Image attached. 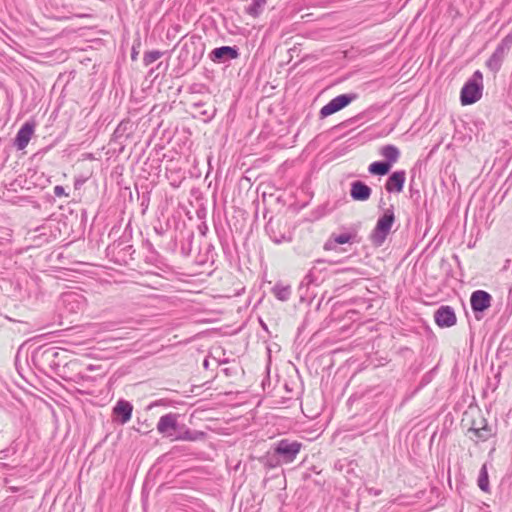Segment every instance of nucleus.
Instances as JSON below:
<instances>
[{"instance_id":"nucleus-1","label":"nucleus","mask_w":512,"mask_h":512,"mask_svg":"<svg viewBox=\"0 0 512 512\" xmlns=\"http://www.w3.org/2000/svg\"><path fill=\"white\" fill-rule=\"evenodd\" d=\"M482 79V73L480 71H476L472 78L465 83L460 95L461 103L463 105L473 104L481 98Z\"/></svg>"},{"instance_id":"nucleus-19","label":"nucleus","mask_w":512,"mask_h":512,"mask_svg":"<svg viewBox=\"0 0 512 512\" xmlns=\"http://www.w3.org/2000/svg\"><path fill=\"white\" fill-rule=\"evenodd\" d=\"M203 435L204 434L202 432L186 430L180 433L179 435L173 437L172 440L196 441L199 438L203 437Z\"/></svg>"},{"instance_id":"nucleus-9","label":"nucleus","mask_w":512,"mask_h":512,"mask_svg":"<svg viewBox=\"0 0 512 512\" xmlns=\"http://www.w3.org/2000/svg\"><path fill=\"white\" fill-rule=\"evenodd\" d=\"M470 303L474 312H483L490 307L491 296L486 291L477 290L472 293Z\"/></svg>"},{"instance_id":"nucleus-12","label":"nucleus","mask_w":512,"mask_h":512,"mask_svg":"<svg viewBox=\"0 0 512 512\" xmlns=\"http://www.w3.org/2000/svg\"><path fill=\"white\" fill-rule=\"evenodd\" d=\"M372 193L371 188L366 185L364 182L357 180L352 182L350 195L353 200L356 201H366L370 198Z\"/></svg>"},{"instance_id":"nucleus-8","label":"nucleus","mask_w":512,"mask_h":512,"mask_svg":"<svg viewBox=\"0 0 512 512\" xmlns=\"http://www.w3.org/2000/svg\"><path fill=\"white\" fill-rule=\"evenodd\" d=\"M509 50H510V47L505 46L504 42L501 41V43L495 49L494 53L487 60L486 66L489 68V70H491L492 72H495V73L498 72L500 70L502 62Z\"/></svg>"},{"instance_id":"nucleus-29","label":"nucleus","mask_w":512,"mask_h":512,"mask_svg":"<svg viewBox=\"0 0 512 512\" xmlns=\"http://www.w3.org/2000/svg\"><path fill=\"white\" fill-rule=\"evenodd\" d=\"M5 453H6V451H5V450H2V451L0 452V454H1L0 459H4V457L6 456V455H5Z\"/></svg>"},{"instance_id":"nucleus-21","label":"nucleus","mask_w":512,"mask_h":512,"mask_svg":"<svg viewBox=\"0 0 512 512\" xmlns=\"http://www.w3.org/2000/svg\"><path fill=\"white\" fill-rule=\"evenodd\" d=\"M273 293L278 300L287 301L291 295V289L289 286L276 285Z\"/></svg>"},{"instance_id":"nucleus-25","label":"nucleus","mask_w":512,"mask_h":512,"mask_svg":"<svg viewBox=\"0 0 512 512\" xmlns=\"http://www.w3.org/2000/svg\"><path fill=\"white\" fill-rule=\"evenodd\" d=\"M267 464L271 468L278 467L280 465H283L284 462L280 460V457L276 455L275 451L273 450V453L268 456L267 458Z\"/></svg>"},{"instance_id":"nucleus-7","label":"nucleus","mask_w":512,"mask_h":512,"mask_svg":"<svg viewBox=\"0 0 512 512\" xmlns=\"http://www.w3.org/2000/svg\"><path fill=\"white\" fill-rule=\"evenodd\" d=\"M434 320L440 327H451L456 323V315L450 306H441L435 311Z\"/></svg>"},{"instance_id":"nucleus-14","label":"nucleus","mask_w":512,"mask_h":512,"mask_svg":"<svg viewBox=\"0 0 512 512\" xmlns=\"http://www.w3.org/2000/svg\"><path fill=\"white\" fill-rule=\"evenodd\" d=\"M133 406L130 402L119 400L114 407V413L121 417V423H127L132 416Z\"/></svg>"},{"instance_id":"nucleus-16","label":"nucleus","mask_w":512,"mask_h":512,"mask_svg":"<svg viewBox=\"0 0 512 512\" xmlns=\"http://www.w3.org/2000/svg\"><path fill=\"white\" fill-rule=\"evenodd\" d=\"M381 155L385 158L386 163H389L390 167L398 161L400 156L399 149L394 145H385L381 148Z\"/></svg>"},{"instance_id":"nucleus-2","label":"nucleus","mask_w":512,"mask_h":512,"mask_svg":"<svg viewBox=\"0 0 512 512\" xmlns=\"http://www.w3.org/2000/svg\"><path fill=\"white\" fill-rule=\"evenodd\" d=\"M301 447L302 444L297 441L282 439L275 444L274 451L284 464H290L296 459Z\"/></svg>"},{"instance_id":"nucleus-13","label":"nucleus","mask_w":512,"mask_h":512,"mask_svg":"<svg viewBox=\"0 0 512 512\" xmlns=\"http://www.w3.org/2000/svg\"><path fill=\"white\" fill-rule=\"evenodd\" d=\"M405 183V172L395 171L393 172L386 181L385 189L388 192H401Z\"/></svg>"},{"instance_id":"nucleus-22","label":"nucleus","mask_w":512,"mask_h":512,"mask_svg":"<svg viewBox=\"0 0 512 512\" xmlns=\"http://www.w3.org/2000/svg\"><path fill=\"white\" fill-rule=\"evenodd\" d=\"M388 232L384 230H378V227H375L371 234V241L375 246H381L388 236Z\"/></svg>"},{"instance_id":"nucleus-11","label":"nucleus","mask_w":512,"mask_h":512,"mask_svg":"<svg viewBox=\"0 0 512 512\" xmlns=\"http://www.w3.org/2000/svg\"><path fill=\"white\" fill-rule=\"evenodd\" d=\"M58 356V352L55 348H37L31 357V360L35 366L44 365L46 361L54 360Z\"/></svg>"},{"instance_id":"nucleus-28","label":"nucleus","mask_w":512,"mask_h":512,"mask_svg":"<svg viewBox=\"0 0 512 512\" xmlns=\"http://www.w3.org/2000/svg\"><path fill=\"white\" fill-rule=\"evenodd\" d=\"M505 46H509L511 48L512 46V32L509 33L503 40Z\"/></svg>"},{"instance_id":"nucleus-24","label":"nucleus","mask_w":512,"mask_h":512,"mask_svg":"<svg viewBox=\"0 0 512 512\" xmlns=\"http://www.w3.org/2000/svg\"><path fill=\"white\" fill-rule=\"evenodd\" d=\"M471 432L481 441L487 440L491 435V431L486 425L480 429H471Z\"/></svg>"},{"instance_id":"nucleus-3","label":"nucleus","mask_w":512,"mask_h":512,"mask_svg":"<svg viewBox=\"0 0 512 512\" xmlns=\"http://www.w3.org/2000/svg\"><path fill=\"white\" fill-rule=\"evenodd\" d=\"M357 98L356 94H341L333 98L320 110L321 118H326L348 106Z\"/></svg>"},{"instance_id":"nucleus-6","label":"nucleus","mask_w":512,"mask_h":512,"mask_svg":"<svg viewBox=\"0 0 512 512\" xmlns=\"http://www.w3.org/2000/svg\"><path fill=\"white\" fill-rule=\"evenodd\" d=\"M178 426V415L174 413H168L160 417L157 423V431L167 437H173V431Z\"/></svg>"},{"instance_id":"nucleus-10","label":"nucleus","mask_w":512,"mask_h":512,"mask_svg":"<svg viewBox=\"0 0 512 512\" xmlns=\"http://www.w3.org/2000/svg\"><path fill=\"white\" fill-rule=\"evenodd\" d=\"M35 125L32 122H25L16 134L15 146L18 150H23L27 147L33 133Z\"/></svg>"},{"instance_id":"nucleus-27","label":"nucleus","mask_w":512,"mask_h":512,"mask_svg":"<svg viewBox=\"0 0 512 512\" xmlns=\"http://www.w3.org/2000/svg\"><path fill=\"white\" fill-rule=\"evenodd\" d=\"M54 194L57 197L67 196L64 187L60 185L54 187Z\"/></svg>"},{"instance_id":"nucleus-30","label":"nucleus","mask_w":512,"mask_h":512,"mask_svg":"<svg viewBox=\"0 0 512 512\" xmlns=\"http://www.w3.org/2000/svg\"><path fill=\"white\" fill-rule=\"evenodd\" d=\"M157 403H152L150 404L149 408H152L153 406H155Z\"/></svg>"},{"instance_id":"nucleus-23","label":"nucleus","mask_w":512,"mask_h":512,"mask_svg":"<svg viewBox=\"0 0 512 512\" xmlns=\"http://www.w3.org/2000/svg\"><path fill=\"white\" fill-rule=\"evenodd\" d=\"M163 53L158 50L148 51L144 54L143 57V63L145 66H149L155 61H157L159 58H161Z\"/></svg>"},{"instance_id":"nucleus-15","label":"nucleus","mask_w":512,"mask_h":512,"mask_svg":"<svg viewBox=\"0 0 512 512\" xmlns=\"http://www.w3.org/2000/svg\"><path fill=\"white\" fill-rule=\"evenodd\" d=\"M394 220L395 216L393 210L386 209L384 214L378 219L376 227H378V230H384L389 233L394 223Z\"/></svg>"},{"instance_id":"nucleus-18","label":"nucleus","mask_w":512,"mask_h":512,"mask_svg":"<svg viewBox=\"0 0 512 512\" xmlns=\"http://www.w3.org/2000/svg\"><path fill=\"white\" fill-rule=\"evenodd\" d=\"M267 0H252V3L247 7L246 12L256 18L258 17L266 5Z\"/></svg>"},{"instance_id":"nucleus-17","label":"nucleus","mask_w":512,"mask_h":512,"mask_svg":"<svg viewBox=\"0 0 512 512\" xmlns=\"http://www.w3.org/2000/svg\"><path fill=\"white\" fill-rule=\"evenodd\" d=\"M391 167L389 163L384 161H375L371 163L368 167V171L372 175L383 176L386 175L390 171Z\"/></svg>"},{"instance_id":"nucleus-26","label":"nucleus","mask_w":512,"mask_h":512,"mask_svg":"<svg viewBox=\"0 0 512 512\" xmlns=\"http://www.w3.org/2000/svg\"><path fill=\"white\" fill-rule=\"evenodd\" d=\"M77 297H78V295L76 293H73V292L65 293L63 295V302H65V303L76 302Z\"/></svg>"},{"instance_id":"nucleus-5","label":"nucleus","mask_w":512,"mask_h":512,"mask_svg":"<svg viewBox=\"0 0 512 512\" xmlns=\"http://www.w3.org/2000/svg\"><path fill=\"white\" fill-rule=\"evenodd\" d=\"M357 233L355 231H348L341 234H332L324 244V250L335 251L338 245L352 244L356 241Z\"/></svg>"},{"instance_id":"nucleus-4","label":"nucleus","mask_w":512,"mask_h":512,"mask_svg":"<svg viewBox=\"0 0 512 512\" xmlns=\"http://www.w3.org/2000/svg\"><path fill=\"white\" fill-rule=\"evenodd\" d=\"M238 56V49L231 46H221L214 48L209 54L210 60L214 63H226L230 60L238 58Z\"/></svg>"},{"instance_id":"nucleus-20","label":"nucleus","mask_w":512,"mask_h":512,"mask_svg":"<svg viewBox=\"0 0 512 512\" xmlns=\"http://www.w3.org/2000/svg\"><path fill=\"white\" fill-rule=\"evenodd\" d=\"M478 486L484 492H488L489 490V478L486 464H484L480 469L478 477Z\"/></svg>"}]
</instances>
